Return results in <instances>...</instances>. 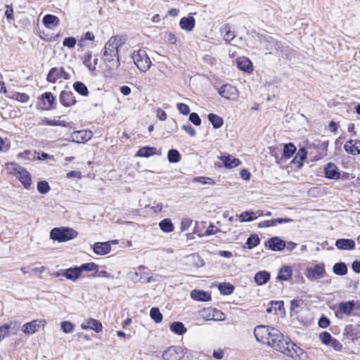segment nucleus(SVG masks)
<instances>
[{
  "label": "nucleus",
  "instance_id": "obj_1",
  "mask_svg": "<svg viewBox=\"0 0 360 360\" xmlns=\"http://www.w3.org/2000/svg\"><path fill=\"white\" fill-rule=\"evenodd\" d=\"M274 349L288 356L294 360L304 359L306 354L302 349L297 346L288 338L284 335L276 328L271 330V333L266 343Z\"/></svg>",
  "mask_w": 360,
  "mask_h": 360
},
{
  "label": "nucleus",
  "instance_id": "obj_2",
  "mask_svg": "<svg viewBox=\"0 0 360 360\" xmlns=\"http://www.w3.org/2000/svg\"><path fill=\"white\" fill-rule=\"evenodd\" d=\"M122 44V37L115 35L111 37L103 47L102 59L111 70H117L120 65L118 49Z\"/></svg>",
  "mask_w": 360,
  "mask_h": 360
},
{
  "label": "nucleus",
  "instance_id": "obj_3",
  "mask_svg": "<svg viewBox=\"0 0 360 360\" xmlns=\"http://www.w3.org/2000/svg\"><path fill=\"white\" fill-rule=\"evenodd\" d=\"M8 173L15 176L22 184L25 188H28L32 184V179L30 173L23 167L15 162L6 164Z\"/></svg>",
  "mask_w": 360,
  "mask_h": 360
},
{
  "label": "nucleus",
  "instance_id": "obj_4",
  "mask_svg": "<svg viewBox=\"0 0 360 360\" xmlns=\"http://www.w3.org/2000/svg\"><path fill=\"white\" fill-rule=\"evenodd\" d=\"M131 58L137 68L142 72H146L152 65V61L145 49L134 50Z\"/></svg>",
  "mask_w": 360,
  "mask_h": 360
},
{
  "label": "nucleus",
  "instance_id": "obj_5",
  "mask_svg": "<svg viewBox=\"0 0 360 360\" xmlns=\"http://www.w3.org/2000/svg\"><path fill=\"white\" fill-rule=\"evenodd\" d=\"M77 232L71 228L59 227L51 231L50 238L58 242H65L77 237Z\"/></svg>",
  "mask_w": 360,
  "mask_h": 360
},
{
  "label": "nucleus",
  "instance_id": "obj_6",
  "mask_svg": "<svg viewBox=\"0 0 360 360\" xmlns=\"http://www.w3.org/2000/svg\"><path fill=\"white\" fill-rule=\"evenodd\" d=\"M355 304L354 300L340 302L335 307V316L340 319H342L345 315L350 316L355 308Z\"/></svg>",
  "mask_w": 360,
  "mask_h": 360
},
{
  "label": "nucleus",
  "instance_id": "obj_7",
  "mask_svg": "<svg viewBox=\"0 0 360 360\" xmlns=\"http://www.w3.org/2000/svg\"><path fill=\"white\" fill-rule=\"evenodd\" d=\"M184 356V349L179 346H172L165 350L162 355L163 360H180Z\"/></svg>",
  "mask_w": 360,
  "mask_h": 360
},
{
  "label": "nucleus",
  "instance_id": "obj_8",
  "mask_svg": "<svg viewBox=\"0 0 360 360\" xmlns=\"http://www.w3.org/2000/svg\"><path fill=\"white\" fill-rule=\"evenodd\" d=\"M219 94L227 100L236 101L239 94L236 87L231 84H224L218 89Z\"/></svg>",
  "mask_w": 360,
  "mask_h": 360
},
{
  "label": "nucleus",
  "instance_id": "obj_9",
  "mask_svg": "<svg viewBox=\"0 0 360 360\" xmlns=\"http://www.w3.org/2000/svg\"><path fill=\"white\" fill-rule=\"evenodd\" d=\"M274 328L264 325H259L255 328L254 335L256 340L263 344H266Z\"/></svg>",
  "mask_w": 360,
  "mask_h": 360
},
{
  "label": "nucleus",
  "instance_id": "obj_10",
  "mask_svg": "<svg viewBox=\"0 0 360 360\" xmlns=\"http://www.w3.org/2000/svg\"><path fill=\"white\" fill-rule=\"evenodd\" d=\"M70 75L63 68H53L47 75V81L51 83H56L58 79H69Z\"/></svg>",
  "mask_w": 360,
  "mask_h": 360
},
{
  "label": "nucleus",
  "instance_id": "obj_11",
  "mask_svg": "<svg viewBox=\"0 0 360 360\" xmlns=\"http://www.w3.org/2000/svg\"><path fill=\"white\" fill-rule=\"evenodd\" d=\"M218 158L221 161V163H218V167L224 166L227 169H233L240 165L241 162L239 159L234 158L229 154H222Z\"/></svg>",
  "mask_w": 360,
  "mask_h": 360
},
{
  "label": "nucleus",
  "instance_id": "obj_12",
  "mask_svg": "<svg viewBox=\"0 0 360 360\" xmlns=\"http://www.w3.org/2000/svg\"><path fill=\"white\" fill-rule=\"evenodd\" d=\"M93 134L89 130H81L72 132L69 138V141L75 143H84L91 139Z\"/></svg>",
  "mask_w": 360,
  "mask_h": 360
},
{
  "label": "nucleus",
  "instance_id": "obj_13",
  "mask_svg": "<svg viewBox=\"0 0 360 360\" xmlns=\"http://www.w3.org/2000/svg\"><path fill=\"white\" fill-rule=\"evenodd\" d=\"M324 274V267L320 264H316L314 267L307 269L306 276L310 280H318L323 278Z\"/></svg>",
  "mask_w": 360,
  "mask_h": 360
},
{
  "label": "nucleus",
  "instance_id": "obj_14",
  "mask_svg": "<svg viewBox=\"0 0 360 360\" xmlns=\"http://www.w3.org/2000/svg\"><path fill=\"white\" fill-rule=\"evenodd\" d=\"M56 98L51 92H46L41 96V108L50 110L56 108Z\"/></svg>",
  "mask_w": 360,
  "mask_h": 360
},
{
  "label": "nucleus",
  "instance_id": "obj_15",
  "mask_svg": "<svg viewBox=\"0 0 360 360\" xmlns=\"http://www.w3.org/2000/svg\"><path fill=\"white\" fill-rule=\"evenodd\" d=\"M81 328L84 330L91 329L96 333H101L103 330L102 323L92 318L84 321L81 324Z\"/></svg>",
  "mask_w": 360,
  "mask_h": 360
},
{
  "label": "nucleus",
  "instance_id": "obj_16",
  "mask_svg": "<svg viewBox=\"0 0 360 360\" xmlns=\"http://www.w3.org/2000/svg\"><path fill=\"white\" fill-rule=\"evenodd\" d=\"M325 176L329 179H339L340 173L337 165L333 162L328 163L324 168Z\"/></svg>",
  "mask_w": 360,
  "mask_h": 360
},
{
  "label": "nucleus",
  "instance_id": "obj_17",
  "mask_svg": "<svg viewBox=\"0 0 360 360\" xmlns=\"http://www.w3.org/2000/svg\"><path fill=\"white\" fill-rule=\"evenodd\" d=\"M60 102L65 106L70 107L76 103V99L71 91H62L60 94Z\"/></svg>",
  "mask_w": 360,
  "mask_h": 360
},
{
  "label": "nucleus",
  "instance_id": "obj_18",
  "mask_svg": "<svg viewBox=\"0 0 360 360\" xmlns=\"http://www.w3.org/2000/svg\"><path fill=\"white\" fill-rule=\"evenodd\" d=\"M293 220L290 218H278V219H273L271 220H266L261 221L258 224L259 228H267V227H271L275 226L278 224H283V223H290L292 222Z\"/></svg>",
  "mask_w": 360,
  "mask_h": 360
},
{
  "label": "nucleus",
  "instance_id": "obj_19",
  "mask_svg": "<svg viewBox=\"0 0 360 360\" xmlns=\"http://www.w3.org/2000/svg\"><path fill=\"white\" fill-rule=\"evenodd\" d=\"M191 297L192 299L200 302H207L211 300L210 293L201 290H192L191 292Z\"/></svg>",
  "mask_w": 360,
  "mask_h": 360
},
{
  "label": "nucleus",
  "instance_id": "obj_20",
  "mask_svg": "<svg viewBox=\"0 0 360 360\" xmlns=\"http://www.w3.org/2000/svg\"><path fill=\"white\" fill-rule=\"evenodd\" d=\"M335 246L339 250H351L355 248V242L352 239H338L335 241Z\"/></svg>",
  "mask_w": 360,
  "mask_h": 360
},
{
  "label": "nucleus",
  "instance_id": "obj_21",
  "mask_svg": "<svg viewBox=\"0 0 360 360\" xmlns=\"http://www.w3.org/2000/svg\"><path fill=\"white\" fill-rule=\"evenodd\" d=\"M41 322V321L34 320L30 323H27L22 326V331L27 335L33 334L38 330Z\"/></svg>",
  "mask_w": 360,
  "mask_h": 360
},
{
  "label": "nucleus",
  "instance_id": "obj_22",
  "mask_svg": "<svg viewBox=\"0 0 360 360\" xmlns=\"http://www.w3.org/2000/svg\"><path fill=\"white\" fill-rule=\"evenodd\" d=\"M269 248L274 251H280L285 248V242L278 237H273L268 241Z\"/></svg>",
  "mask_w": 360,
  "mask_h": 360
},
{
  "label": "nucleus",
  "instance_id": "obj_23",
  "mask_svg": "<svg viewBox=\"0 0 360 360\" xmlns=\"http://www.w3.org/2000/svg\"><path fill=\"white\" fill-rule=\"evenodd\" d=\"M111 247L109 243H96L94 245V252L98 255H104L110 252Z\"/></svg>",
  "mask_w": 360,
  "mask_h": 360
},
{
  "label": "nucleus",
  "instance_id": "obj_24",
  "mask_svg": "<svg viewBox=\"0 0 360 360\" xmlns=\"http://www.w3.org/2000/svg\"><path fill=\"white\" fill-rule=\"evenodd\" d=\"M307 153L304 148H300L292 159V163L297 165V167L300 169L303 165L304 160L307 158Z\"/></svg>",
  "mask_w": 360,
  "mask_h": 360
},
{
  "label": "nucleus",
  "instance_id": "obj_25",
  "mask_svg": "<svg viewBox=\"0 0 360 360\" xmlns=\"http://www.w3.org/2000/svg\"><path fill=\"white\" fill-rule=\"evenodd\" d=\"M195 24V20L193 16L184 17L181 19L179 25L182 30L191 31Z\"/></svg>",
  "mask_w": 360,
  "mask_h": 360
},
{
  "label": "nucleus",
  "instance_id": "obj_26",
  "mask_svg": "<svg viewBox=\"0 0 360 360\" xmlns=\"http://www.w3.org/2000/svg\"><path fill=\"white\" fill-rule=\"evenodd\" d=\"M59 18L53 15L46 14L43 18V23L47 28L56 27L59 24Z\"/></svg>",
  "mask_w": 360,
  "mask_h": 360
},
{
  "label": "nucleus",
  "instance_id": "obj_27",
  "mask_svg": "<svg viewBox=\"0 0 360 360\" xmlns=\"http://www.w3.org/2000/svg\"><path fill=\"white\" fill-rule=\"evenodd\" d=\"M254 279L257 285H264L269 281L270 274L266 271H259L255 274Z\"/></svg>",
  "mask_w": 360,
  "mask_h": 360
},
{
  "label": "nucleus",
  "instance_id": "obj_28",
  "mask_svg": "<svg viewBox=\"0 0 360 360\" xmlns=\"http://www.w3.org/2000/svg\"><path fill=\"white\" fill-rule=\"evenodd\" d=\"M295 152H296V147L293 143H285L283 146V156L281 158V160L289 159L295 154Z\"/></svg>",
  "mask_w": 360,
  "mask_h": 360
},
{
  "label": "nucleus",
  "instance_id": "obj_29",
  "mask_svg": "<svg viewBox=\"0 0 360 360\" xmlns=\"http://www.w3.org/2000/svg\"><path fill=\"white\" fill-rule=\"evenodd\" d=\"M237 65L240 70L245 72H249L252 70L251 61L245 57L238 59Z\"/></svg>",
  "mask_w": 360,
  "mask_h": 360
},
{
  "label": "nucleus",
  "instance_id": "obj_30",
  "mask_svg": "<svg viewBox=\"0 0 360 360\" xmlns=\"http://www.w3.org/2000/svg\"><path fill=\"white\" fill-rule=\"evenodd\" d=\"M81 274L79 267H75L68 269L63 275L69 280L75 281L80 276Z\"/></svg>",
  "mask_w": 360,
  "mask_h": 360
},
{
  "label": "nucleus",
  "instance_id": "obj_31",
  "mask_svg": "<svg viewBox=\"0 0 360 360\" xmlns=\"http://www.w3.org/2000/svg\"><path fill=\"white\" fill-rule=\"evenodd\" d=\"M204 312L212 313V316H209V320L214 321H223L225 319V315L220 310L216 309H204Z\"/></svg>",
  "mask_w": 360,
  "mask_h": 360
},
{
  "label": "nucleus",
  "instance_id": "obj_32",
  "mask_svg": "<svg viewBox=\"0 0 360 360\" xmlns=\"http://www.w3.org/2000/svg\"><path fill=\"white\" fill-rule=\"evenodd\" d=\"M292 275L290 267L284 266L280 269L277 278L281 281H288Z\"/></svg>",
  "mask_w": 360,
  "mask_h": 360
},
{
  "label": "nucleus",
  "instance_id": "obj_33",
  "mask_svg": "<svg viewBox=\"0 0 360 360\" xmlns=\"http://www.w3.org/2000/svg\"><path fill=\"white\" fill-rule=\"evenodd\" d=\"M157 153V150L154 147L145 146L141 148L138 153L137 155L140 157L148 158L151 155H153Z\"/></svg>",
  "mask_w": 360,
  "mask_h": 360
},
{
  "label": "nucleus",
  "instance_id": "obj_34",
  "mask_svg": "<svg viewBox=\"0 0 360 360\" xmlns=\"http://www.w3.org/2000/svg\"><path fill=\"white\" fill-rule=\"evenodd\" d=\"M170 329L172 332L177 335H183L186 332V328L181 322H173L170 325Z\"/></svg>",
  "mask_w": 360,
  "mask_h": 360
},
{
  "label": "nucleus",
  "instance_id": "obj_35",
  "mask_svg": "<svg viewBox=\"0 0 360 360\" xmlns=\"http://www.w3.org/2000/svg\"><path fill=\"white\" fill-rule=\"evenodd\" d=\"M74 90L83 96H86L89 94V91L86 86L82 82H75L73 84Z\"/></svg>",
  "mask_w": 360,
  "mask_h": 360
},
{
  "label": "nucleus",
  "instance_id": "obj_36",
  "mask_svg": "<svg viewBox=\"0 0 360 360\" xmlns=\"http://www.w3.org/2000/svg\"><path fill=\"white\" fill-rule=\"evenodd\" d=\"M208 120L212 123L213 127L215 129L221 127L224 123L221 117L213 113L208 115Z\"/></svg>",
  "mask_w": 360,
  "mask_h": 360
},
{
  "label": "nucleus",
  "instance_id": "obj_37",
  "mask_svg": "<svg viewBox=\"0 0 360 360\" xmlns=\"http://www.w3.org/2000/svg\"><path fill=\"white\" fill-rule=\"evenodd\" d=\"M160 229L166 233H170L174 230V225L169 219H165L159 224Z\"/></svg>",
  "mask_w": 360,
  "mask_h": 360
},
{
  "label": "nucleus",
  "instance_id": "obj_38",
  "mask_svg": "<svg viewBox=\"0 0 360 360\" xmlns=\"http://www.w3.org/2000/svg\"><path fill=\"white\" fill-rule=\"evenodd\" d=\"M333 271L337 275L344 276L347 272V267L345 263L338 262L334 264Z\"/></svg>",
  "mask_w": 360,
  "mask_h": 360
},
{
  "label": "nucleus",
  "instance_id": "obj_39",
  "mask_svg": "<svg viewBox=\"0 0 360 360\" xmlns=\"http://www.w3.org/2000/svg\"><path fill=\"white\" fill-rule=\"evenodd\" d=\"M219 290L223 295H231L233 292L234 287L229 283H221L219 285Z\"/></svg>",
  "mask_w": 360,
  "mask_h": 360
},
{
  "label": "nucleus",
  "instance_id": "obj_40",
  "mask_svg": "<svg viewBox=\"0 0 360 360\" xmlns=\"http://www.w3.org/2000/svg\"><path fill=\"white\" fill-rule=\"evenodd\" d=\"M167 158L170 162H178L181 159L179 152L176 149H170L167 153Z\"/></svg>",
  "mask_w": 360,
  "mask_h": 360
},
{
  "label": "nucleus",
  "instance_id": "obj_41",
  "mask_svg": "<svg viewBox=\"0 0 360 360\" xmlns=\"http://www.w3.org/2000/svg\"><path fill=\"white\" fill-rule=\"evenodd\" d=\"M271 307L266 308V312L270 314L274 311L276 313L277 310L281 311L283 307V302L282 301H271L270 302Z\"/></svg>",
  "mask_w": 360,
  "mask_h": 360
},
{
  "label": "nucleus",
  "instance_id": "obj_42",
  "mask_svg": "<svg viewBox=\"0 0 360 360\" xmlns=\"http://www.w3.org/2000/svg\"><path fill=\"white\" fill-rule=\"evenodd\" d=\"M260 239L257 234L251 235L246 241V245L249 249H252L259 243Z\"/></svg>",
  "mask_w": 360,
  "mask_h": 360
},
{
  "label": "nucleus",
  "instance_id": "obj_43",
  "mask_svg": "<svg viewBox=\"0 0 360 360\" xmlns=\"http://www.w3.org/2000/svg\"><path fill=\"white\" fill-rule=\"evenodd\" d=\"M150 316L156 323H160L162 321V315L157 307H153L150 309Z\"/></svg>",
  "mask_w": 360,
  "mask_h": 360
},
{
  "label": "nucleus",
  "instance_id": "obj_44",
  "mask_svg": "<svg viewBox=\"0 0 360 360\" xmlns=\"http://www.w3.org/2000/svg\"><path fill=\"white\" fill-rule=\"evenodd\" d=\"M79 267L81 272L82 271H98V266L94 262L82 264Z\"/></svg>",
  "mask_w": 360,
  "mask_h": 360
},
{
  "label": "nucleus",
  "instance_id": "obj_45",
  "mask_svg": "<svg viewBox=\"0 0 360 360\" xmlns=\"http://www.w3.org/2000/svg\"><path fill=\"white\" fill-rule=\"evenodd\" d=\"M256 214H258V216H262L263 214V211H262V210H258L257 212L245 211L244 212H242L238 217H239L241 222H245V221H248L247 219L249 217V215H255Z\"/></svg>",
  "mask_w": 360,
  "mask_h": 360
},
{
  "label": "nucleus",
  "instance_id": "obj_46",
  "mask_svg": "<svg viewBox=\"0 0 360 360\" xmlns=\"http://www.w3.org/2000/svg\"><path fill=\"white\" fill-rule=\"evenodd\" d=\"M60 327L65 333H70L73 332L75 326L72 323L65 321L60 323Z\"/></svg>",
  "mask_w": 360,
  "mask_h": 360
},
{
  "label": "nucleus",
  "instance_id": "obj_47",
  "mask_svg": "<svg viewBox=\"0 0 360 360\" xmlns=\"http://www.w3.org/2000/svg\"><path fill=\"white\" fill-rule=\"evenodd\" d=\"M344 148H345V151L349 154H351L353 155L360 154V149L356 145L348 146V144H345Z\"/></svg>",
  "mask_w": 360,
  "mask_h": 360
},
{
  "label": "nucleus",
  "instance_id": "obj_48",
  "mask_svg": "<svg viewBox=\"0 0 360 360\" xmlns=\"http://www.w3.org/2000/svg\"><path fill=\"white\" fill-rule=\"evenodd\" d=\"M37 190L41 194L47 193L50 190V186L46 181H39L37 184Z\"/></svg>",
  "mask_w": 360,
  "mask_h": 360
},
{
  "label": "nucleus",
  "instance_id": "obj_49",
  "mask_svg": "<svg viewBox=\"0 0 360 360\" xmlns=\"http://www.w3.org/2000/svg\"><path fill=\"white\" fill-rule=\"evenodd\" d=\"M319 338L321 340V342L326 345H329L330 342L333 339L331 335L326 331L321 333L319 335Z\"/></svg>",
  "mask_w": 360,
  "mask_h": 360
},
{
  "label": "nucleus",
  "instance_id": "obj_50",
  "mask_svg": "<svg viewBox=\"0 0 360 360\" xmlns=\"http://www.w3.org/2000/svg\"><path fill=\"white\" fill-rule=\"evenodd\" d=\"M76 42H77V40L75 37H69L65 38L63 44L65 46L72 49V48L75 47Z\"/></svg>",
  "mask_w": 360,
  "mask_h": 360
},
{
  "label": "nucleus",
  "instance_id": "obj_51",
  "mask_svg": "<svg viewBox=\"0 0 360 360\" xmlns=\"http://www.w3.org/2000/svg\"><path fill=\"white\" fill-rule=\"evenodd\" d=\"M13 98L21 103H26L30 98L29 96L24 93H15Z\"/></svg>",
  "mask_w": 360,
  "mask_h": 360
},
{
  "label": "nucleus",
  "instance_id": "obj_52",
  "mask_svg": "<svg viewBox=\"0 0 360 360\" xmlns=\"http://www.w3.org/2000/svg\"><path fill=\"white\" fill-rule=\"evenodd\" d=\"M224 30L226 31V33L224 35V39L226 41H229V42L232 41L234 39L236 35L233 34V32H232L230 30L229 28L227 27V26H226L224 27Z\"/></svg>",
  "mask_w": 360,
  "mask_h": 360
},
{
  "label": "nucleus",
  "instance_id": "obj_53",
  "mask_svg": "<svg viewBox=\"0 0 360 360\" xmlns=\"http://www.w3.org/2000/svg\"><path fill=\"white\" fill-rule=\"evenodd\" d=\"M189 120L196 126H199L201 124V119L195 112H192L190 114Z\"/></svg>",
  "mask_w": 360,
  "mask_h": 360
},
{
  "label": "nucleus",
  "instance_id": "obj_54",
  "mask_svg": "<svg viewBox=\"0 0 360 360\" xmlns=\"http://www.w3.org/2000/svg\"><path fill=\"white\" fill-rule=\"evenodd\" d=\"M194 181L201 183L202 184H212L213 180L210 177L198 176L194 179Z\"/></svg>",
  "mask_w": 360,
  "mask_h": 360
},
{
  "label": "nucleus",
  "instance_id": "obj_55",
  "mask_svg": "<svg viewBox=\"0 0 360 360\" xmlns=\"http://www.w3.org/2000/svg\"><path fill=\"white\" fill-rule=\"evenodd\" d=\"M44 124L49 126H65V124H62L60 121L56 120H49L48 118H44L42 120Z\"/></svg>",
  "mask_w": 360,
  "mask_h": 360
},
{
  "label": "nucleus",
  "instance_id": "obj_56",
  "mask_svg": "<svg viewBox=\"0 0 360 360\" xmlns=\"http://www.w3.org/2000/svg\"><path fill=\"white\" fill-rule=\"evenodd\" d=\"M177 108L179 111L183 115H188L190 112V108L188 105L185 103H178Z\"/></svg>",
  "mask_w": 360,
  "mask_h": 360
},
{
  "label": "nucleus",
  "instance_id": "obj_57",
  "mask_svg": "<svg viewBox=\"0 0 360 360\" xmlns=\"http://www.w3.org/2000/svg\"><path fill=\"white\" fill-rule=\"evenodd\" d=\"M335 350L341 351L342 349V344L336 339L333 338L329 344Z\"/></svg>",
  "mask_w": 360,
  "mask_h": 360
},
{
  "label": "nucleus",
  "instance_id": "obj_58",
  "mask_svg": "<svg viewBox=\"0 0 360 360\" xmlns=\"http://www.w3.org/2000/svg\"><path fill=\"white\" fill-rule=\"evenodd\" d=\"M219 231V230L217 228H215V226L213 225V224H210V226L207 227L206 231H205V234L207 236H210V235H214L217 233H218Z\"/></svg>",
  "mask_w": 360,
  "mask_h": 360
},
{
  "label": "nucleus",
  "instance_id": "obj_59",
  "mask_svg": "<svg viewBox=\"0 0 360 360\" xmlns=\"http://www.w3.org/2000/svg\"><path fill=\"white\" fill-rule=\"evenodd\" d=\"M94 34L91 32H86L85 34H84V37L79 41V45L80 46H82L83 45V41L84 40H94Z\"/></svg>",
  "mask_w": 360,
  "mask_h": 360
},
{
  "label": "nucleus",
  "instance_id": "obj_60",
  "mask_svg": "<svg viewBox=\"0 0 360 360\" xmlns=\"http://www.w3.org/2000/svg\"><path fill=\"white\" fill-rule=\"evenodd\" d=\"M330 324L329 319L326 317H321L319 321V326L321 328H327Z\"/></svg>",
  "mask_w": 360,
  "mask_h": 360
},
{
  "label": "nucleus",
  "instance_id": "obj_61",
  "mask_svg": "<svg viewBox=\"0 0 360 360\" xmlns=\"http://www.w3.org/2000/svg\"><path fill=\"white\" fill-rule=\"evenodd\" d=\"M182 129L186 131L191 136H195V130L191 125H183Z\"/></svg>",
  "mask_w": 360,
  "mask_h": 360
},
{
  "label": "nucleus",
  "instance_id": "obj_62",
  "mask_svg": "<svg viewBox=\"0 0 360 360\" xmlns=\"http://www.w3.org/2000/svg\"><path fill=\"white\" fill-rule=\"evenodd\" d=\"M66 176L68 179H71V178L80 179L82 176V174H81L80 172L71 171V172L67 173Z\"/></svg>",
  "mask_w": 360,
  "mask_h": 360
},
{
  "label": "nucleus",
  "instance_id": "obj_63",
  "mask_svg": "<svg viewBox=\"0 0 360 360\" xmlns=\"http://www.w3.org/2000/svg\"><path fill=\"white\" fill-rule=\"evenodd\" d=\"M240 177L244 180H249L250 179V173L246 169H243L240 172Z\"/></svg>",
  "mask_w": 360,
  "mask_h": 360
},
{
  "label": "nucleus",
  "instance_id": "obj_64",
  "mask_svg": "<svg viewBox=\"0 0 360 360\" xmlns=\"http://www.w3.org/2000/svg\"><path fill=\"white\" fill-rule=\"evenodd\" d=\"M157 117L160 120L164 121L167 119V113L162 109L158 108L157 110Z\"/></svg>",
  "mask_w": 360,
  "mask_h": 360
}]
</instances>
